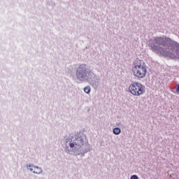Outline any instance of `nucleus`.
Segmentation results:
<instances>
[{
    "label": "nucleus",
    "mask_w": 179,
    "mask_h": 179,
    "mask_svg": "<svg viewBox=\"0 0 179 179\" xmlns=\"http://www.w3.org/2000/svg\"><path fill=\"white\" fill-rule=\"evenodd\" d=\"M114 135H120L121 134V129L116 127L113 130Z\"/></svg>",
    "instance_id": "nucleus-7"
},
{
    "label": "nucleus",
    "mask_w": 179,
    "mask_h": 179,
    "mask_svg": "<svg viewBox=\"0 0 179 179\" xmlns=\"http://www.w3.org/2000/svg\"><path fill=\"white\" fill-rule=\"evenodd\" d=\"M176 92L179 94V84L177 85Z\"/></svg>",
    "instance_id": "nucleus-10"
},
{
    "label": "nucleus",
    "mask_w": 179,
    "mask_h": 179,
    "mask_svg": "<svg viewBox=\"0 0 179 179\" xmlns=\"http://www.w3.org/2000/svg\"><path fill=\"white\" fill-rule=\"evenodd\" d=\"M150 50L161 57L179 59V43L167 36H157L149 43Z\"/></svg>",
    "instance_id": "nucleus-1"
},
{
    "label": "nucleus",
    "mask_w": 179,
    "mask_h": 179,
    "mask_svg": "<svg viewBox=\"0 0 179 179\" xmlns=\"http://www.w3.org/2000/svg\"><path fill=\"white\" fill-rule=\"evenodd\" d=\"M30 167H34V169H36L35 170L33 169V168ZM27 170H29L30 171H33L34 174H41L43 173V169H41V167H38L37 166H33L31 164L27 166Z\"/></svg>",
    "instance_id": "nucleus-6"
},
{
    "label": "nucleus",
    "mask_w": 179,
    "mask_h": 179,
    "mask_svg": "<svg viewBox=\"0 0 179 179\" xmlns=\"http://www.w3.org/2000/svg\"><path fill=\"white\" fill-rule=\"evenodd\" d=\"M130 179H139V177L136 175H133L131 176Z\"/></svg>",
    "instance_id": "nucleus-9"
},
{
    "label": "nucleus",
    "mask_w": 179,
    "mask_h": 179,
    "mask_svg": "<svg viewBox=\"0 0 179 179\" xmlns=\"http://www.w3.org/2000/svg\"><path fill=\"white\" fill-rule=\"evenodd\" d=\"M84 92L85 93H87V94H89V93L92 92V89L90 88V86L88 85L87 87H85Z\"/></svg>",
    "instance_id": "nucleus-8"
},
{
    "label": "nucleus",
    "mask_w": 179,
    "mask_h": 179,
    "mask_svg": "<svg viewBox=\"0 0 179 179\" xmlns=\"http://www.w3.org/2000/svg\"><path fill=\"white\" fill-rule=\"evenodd\" d=\"M87 139L86 135L77 133L73 135H70L65 140L66 148L64 150L66 153H71V149L72 152L76 153V156H80L83 157L86 153L90 150V145L87 144ZM71 148V149L69 148Z\"/></svg>",
    "instance_id": "nucleus-2"
},
{
    "label": "nucleus",
    "mask_w": 179,
    "mask_h": 179,
    "mask_svg": "<svg viewBox=\"0 0 179 179\" xmlns=\"http://www.w3.org/2000/svg\"><path fill=\"white\" fill-rule=\"evenodd\" d=\"M129 92L133 96H142V94H145V85L141 83L135 82L129 85Z\"/></svg>",
    "instance_id": "nucleus-5"
},
{
    "label": "nucleus",
    "mask_w": 179,
    "mask_h": 179,
    "mask_svg": "<svg viewBox=\"0 0 179 179\" xmlns=\"http://www.w3.org/2000/svg\"><path fill=\"white\" fill-rule=\"evenodd\" d=\"M76 78L81 83L88 82L96 89L100 85V78L89 69V66L86 64H79L76 71Z\"/></svg>",
    "instance_id": "nucleus-3"
},
{
    "label": "nucleus",
    "mask_w": 179,
    "mask_h": 179,
    "mask_svg": "<svg viewBox=\"0 0 179 179\" xmlns=\"http://www.w3.org/2000/svg\"><path fill=\"white\" fill-rule=\"evenodd\" d=\"M134 67L132 69L133 74L137 79H143L146 76L148 69H146V64L145 63L141 62L138 60L134 63Z\"/></svg>",
    "instance_id": "nucleus-4"
},
{
    "label": "nucleus",
    "mask_w": 179,
    "mask_h": 179,
    "mask_svg": "<svg viewBox=\"0 0 179 179\" xmlns=\"http://www.w3.org/2000/svg\"><path fill=\"white\" fill-rule=\"evenodd\" d=\"M117 127H120V123L116 124Z\"/></svg>",
    "instance_id": "nucleus-11"
}]
</instances>
